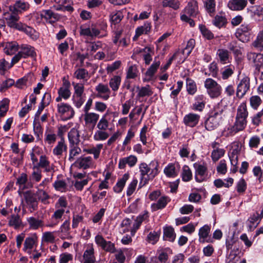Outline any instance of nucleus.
I'll return each mask as SVG.
<instances>
[{
  "mask_svg": "<svg viewBox=\"0 0 263 263\" xmlns=\"http://www.w3.org/2000/svg\"><path fill=\"white\" fill-rule=\"evenodd\" d=\"M148 218V212H145L143 214L139 215L133 224V229L131 231V234L134 235L136 231L139 228L143 221L147 220Z\"/></svg>",
  "mask_w": 263,
  "mask_h": 263,
  "instance_id": "nucleus-31",
  "label": "nucleus"
},
{
  "mask_svg": "<svg viewBox=\"0 0 263 263\" xmlns=\"http://www.w3.org/2000/svg\"><path fill=\"white\" fill-rule=\"evenodd\" d=\"M184 14L191 17H196L198 14V7L197 2L192 0L190 2L183 10Z\"/></svg>",
  "mask_w": 263,
  "mask_h": 263,
  "instance_id": "nucleus-13",
  "label": "nucleus"
},
{
  "mask_svg": "<svg viewBox=\"0 0 263 263\" xmlns=\"http://www.w3.org/2000/svg\"><path fill=\"white\" fill-rule=\"evenodd\" d=\"M67 147L65 141L63 138H62L53 149V154L60 157L63 155L64 152H67Z\"/></svg>",
  "mask_w": 263,
  "mask_h": 263,
  "instance_id": "nucleus-28",
  "label": "nucleus"
},
{
  "mask_svg": "<svg viewBox=\"0 0 263 263\" xmlns=\"http://www.w3.org/2000/svg\"><path fill=\"white\" fill-rule=\"evenodd\" d=\"M227 23L226 18L220 15H216L213 20V24L218 28L224 27Z\"/></svg>",
  "mask_w": 263,
  "mask_h": 263,
  "instance_id": "nucleus-49",
  "label": "nucleus"
},
{
  "mask_svg": "<svg viewBox=\"0 0 263 263\" xmlns=\"http://www.w3.org/2000/svg\"><path fill=\"white\" fill-rule=\"evenodd\" d=\"M253 46L259 50H263V33L259 32L253 43Z\"/></svg>",
  "mask_w": 263,
  "mask_h": 263,
  "instance_id": "nucleus-58",
  "label": "nucleus"
},
{
  "mask_svg": "<svg viewBox=\"0 0 263 263\" xmlns=\"http://www.w3.org/2000/svg\"><path fill=\"white\" fill-rule=\"evenodd\" d=\"M109 137V134L104 130L98 129L93 135V139L95 141H104Z\"/></svg>",
  "mask_w": 263,
  "mask_h": 263,
  "instance_id": "nucleus-56",
  "label": "nucleus"
},
{
  "mask_svg": "<svg viewBox=\"0 0 263 263\" xmlns=\"http://www.w3.org/2000/svg\"><path fill=\"white\" fill-rule=\"evenodd\" d=\"M68 138L70 145H78L80 142V133L76 128H72L68 134Z\"/></svg>",
  "mask_w": 263,
  "mask_h": 263,
  "instance_id": "nucleus-26",
  "label": "nucleus"
},
{
  "mask_svg": "<svg viewBox=\"0 0 263 263\" xmlns=\"http://www.w3.org/2000/svg\"><path fill=\"white\" fill-rule=\"evenodd\" d=\"M95 261L94 249L92 246H89L84 252L82 263H94Z\"/></svg>",
  "mask_w": 263,
  "mask_h": 263,
  "instance_id": "nucleus-21",
  "label": "nucleus"
},
{
  "mask_svg": "<svg viewBox=\"0 0 263 263\" xmlns=\"http://www.w3.org/2000/svg\"><path fill=\"white\" fill-rule=\"evenodd\" d=\"M225 153V151L223 148H216L214 149L211 154V158L214 162L218 161L221 158Z\"/></svg>",
  "mask_w": 263,
  "mask_h": 263,
  "instance_id": "nucleus-60",
  "label": "nucleus"
},
{
  "mask_svg": "<svg viewBox=\"0 0 263 263\" xmlns=\"http://www.w3.org/2000/svg\"><path fill=\"white\" fill-rule=\"evenodd\" d=\"M160 61H158L154 62V63L152 64V65L149 67V68L145 72L144 77L143 79V82H149L153 79V77L156 72L158 68L160 66Z\"/></svg>",
  "mask_w": 263,
  "mask_h": 263,
  "instance_id": "nucleus-16",
  "label": "nucleus"
},
{
  "mask_svg": "<svg viewBox=\"0 0 263 263\" xmlns=\"http://www.w3.org/2000/svg\"><path fill=\"white\" fill-rule=\"evenodd\" d=\"M99 114L92 112H84V120L86 125L92 126L94 127L99 120Z\"/></svg>",
  "mask_w": 263,
  "mask_h": 263,
  "instance_id": "nucleus-15",
  "label": "nucleus"
},
{
  "mask_svg": "<svg viewBox=\"0 0 263 263\" xmlns=\"http://www.w3.org/2000/svg\"><path fill=\"white\" fill-rule=\"evenodd\" d=\"M51 95L49 93H45L42 98L40 105L35 113V118H39L42 111L43 110L45 106L48 105L51 101Z\"/></svg>",
  "mask_w": 263,
  "mask_h": 263,
  "instance_id": "nucleus-29",
  "label": "nucleus"
},
{
  "mask_svg": "<svg viewBox=\"0 0 263 263\" xmlns=\"http://www.w3.org/2000/svg\"><path fill=\"white\" fill-rule=\"evenodd\" d=\"M37 241V236L35 235L27 237L24 242L23 250L32 249Z\"/></svg>",
  "mask_w": 263,
  "mask_h": 263,
  "instance_id": "nucleus-47",
  "label": "nucleus"
},
{
  "mask_svg": "<svg viewBox=\"0 0 263 263\" xmlns=\"http://www.w3.org/2000/svg\"><path fill=\"white\" fill-rule=\"evenodd\" d=\"M41 17L44 18L47 22L52 24L60 19V15L53 12L51 10H44L40 12Z\"/></svg>",
  "mask_w": 263,
  "mask_h": 263,
  "instance_id": "nucleus-11",
  "label": "nucleus"
},
{
  "mask_svg": "<svg viewBox=\"0 0 263 263\" xmlns=\"http://www.w3.org/2000/svg\"><path fill=\"white\" fill-rule=\"evenodd\" d=\"M211 228L208 225H204L199 229L198 235L200 242L203 243L205 241H208L206 239L208 237Z\"/></svg>",
  "mask_w": 263,
  "mask_h": 263,
  "instance_id": "nucleus-40",
  "label": "nucleus"
},
{
  "mask_svg": "<svg viewBox=\"0 0 263 263\" xmlns=\"http://www.w3.org/2000/svg\"><path fill=\"white\" fill-rule=\"evenodd\" d=\"M170 201V198L167 196H163L160 197L157 202L151 204L152 211L155 212L164 209Z\"/></svg>",
  "mask_w": 263,
  "mask_h": 263,
  "instance_id": "nucleus-20",
  "label": "nucleus"
},
{
  "mask_svg": "<svg viewBox=\"0 0 263 263\" xmlns=\"http://www.w3.org/2000/svg\"><path fill=\"white\" fill-rule=\"evenodd\" d=\"M11 8L18 14L27 10L29 8V4L27 2L17 1Z\"/></svg>",
  "mask_w": 263,
  "mask_h": 263,
  "instance_id": "nucleus-39",
  "label": "nucleus"
},
{
  "mask_svg": "<svg viewBox=\"0 0 263 263\" xmlns=\"http://www.w3.org/2000/svg\"><path fill=\"white\" fill-rule=\"evenodd\" d=\"M204 6L207 12L210 15H212L215 11V0H206L204 1Z\"/></svg>",
  "mask_w": 263,
  "mask_h": 263,
  "instance_id": "nucleus-59",
  "label": "nucleus"
},
{
  "mask_svg": "<svg viewBox=\"0 0 263 263\" xmlns=\"http://www.w3.org/2000/svg\"><path fill=\"white\" fill-rule=\"evenodd\" d=\"M58 111L62 115L66 114L69 118H72L74 111L70 105L67 103H60L57 105Z\"/></svg>",
  "mask_w": 263,
  "mask_h": 263,
  "instance_id": "nucleus-18",
  "label": "nucleus"
},
{
  "mask_svg": "<svg viewBox=\"0 0 263 263\" xmlns=\"http://www.w3.org/2000/svg\"><path fill=\"white\" fill-rule=\"evenodd\" d=\"M178 164L170 163L164 168V173L167 177H175L178 174Z\"/></svg>",
  "mask_w": 263,
  "mask_h": 263,
  "instance_id": "nucleus-36",
  "label": "nucleus"
},
{
  "mask_svg": "<svg viewBox=\"0 0 263 263\" xmlns=\"http://www.w3.org/2000/svg\"><path fill=\"white\" fill-rule=\"evenodd\" d=\"M181 176L183 181H189L192 179V173L187 165H184L182 167V172Z\"/></svg>",
  "mask_w": 263,
  "mask_h": 263,
  "instance_id": "nucleus-54",
  "label": "nucleus"
},
{
  "mask_svg": "<svg viewBox=\"0 0 263 263\" xmlns=\"http://www.w3.org/2000/svg\"><path fill=\"white\" fill-rule=\"evenodd\" d=\"M250 80L247 76H245L240 80L237 84L236 89V96L238 98H242L250 90Z\"/></svg>",
  "mask_w": 263,
  "mask_h": 263,
  "instance_id": "nucleus-5",
  "label": "nucleus"
},
{
  "mask_svg": "<svg viewBox=\"0 0 263 263\" xmlns=\"http://www.w3.org/2000/svg\"><path fill=\"white\" fill-rule=\"evenodd\" d=\"M247 125V120L235 118L234 124L226 127L223 132V134L226 137L233 136L239 132L243 130Z\"/></svg>",
  "mask_w": 263,
  "mask_h": 263,
  "instance_id": "nucleus-1",
  "label": "nucleus"
},
{
  "mask_svg": "<svg viewBox=\"0 0 263 263\" xmlns=\"http://www.w3.org/2000/svg\"><path fill=\"white\" fill-rule=\"evenodd\" d=\"M217 55L220 62L222 64H226L230 61V53L225 49H219L217 51Z\"/></svg>",
  "mask_w": 263,
  "mask_h": 263,
  "instance_id": "nucleus-41",
  "label": "nucleus"
},
{
  "mask_svg": "<svg viewBox=\"0 0 263 263\" xmlns=\"http://www.w3.org/2000/svg\"><path fill=\"white\" fill-rule=\"evenodd\" d=\"M121 78L118 76H115L110 79L109 84L113 91H116L118 90L121 83Z\"/></svg>",
  "mask_w": 263,
  "mask_h": 263,
  "instance_id": "nucleus-52",
  "label": "nucleus"
},
{
  "mask_svg": "<svg viewBox=\"0 0 263 263\" xmlns=\"http://www.w3.org/2000/svg\"><path fill=\"white\" fill-rule=\"evenodd\" d=\"M20 53L23 58H35L36 55L34 47L29 45H22L20 47Z\"/></svg>",
  "mask_w": 263,
  "mask_h": 263,
  "instance_id": "nucleus-22",
  "label": "nucleus"
},
{
  "mask_svg": "<svg viewBox=\"0 0 263 263\" xmlns=\"http://www.w3.org/2000/svg\"><path fill=\"white\" fill-rule=\"evenodd\" d=\"M35 195L38 200V202L40 201L44 204H49V199H50V196L44 190L42 189H38Z\"/></svg>",
  "mask_w": 263,
  "mask_h": 263,
  "instance_id": "nucleus-27",
  "label": "nucleus"
},
{
  "mask_svg": "<svg viewBox=\"0 0 263 263\" xmlns=\"http://www.w3.org/2000/svg\"><path fill=\"white\" fill-rule=\"evenodd\" d=\"M123 17L122 12L120 11L112 12L110 15V20L115 25L119 23Z\"/></svg>",
  "mask_w": 263,
  "mask_h": 263,
  "instance_id": "nucleus-55",
  "label": "nucleus"
},
{
  "mask_svg": "<svg viewBox=\"0 0 263 263\" xmlns=\"http://www.w3.org/2000/svg\"><path fill=\"white\" fill-rule=\"evenodd\" d=\"M24 197L27 206L31 212L37 209L39 202L35 193L27 191L24 193Z\"/></svg>",
  "mask_w": 263,
  "mask_h": 263,
  "instance_id": "nucleus-7",
  "label": "nucleus"
},
{
  "mask_svg": "<svg viewBox=\"0 0 263 263\" xmlns=\"http://www.w3.org/2000/svg\"><path fill=\"white\" fill-rule=\"evenodd\" d=\"M222 121L211 114L205 122V127L208 130H213L217 128Z\"/></svg>",
  "mask_w": 263,
  "mask_h": 263,
  "instance_id": "nucleus-19",
  "label": "nucleus"
},
{
  "mask_svg": "<svg viewBox=\"0 0 263 263\" xmlns=\"http://www.w3.org/2000/svg\"><path fill=\"white\" fill-rule=\"evenodd\" d=\"M205 98L202 95L195 97V102L193 104V109L195 110L202 111L205 107Z\"/></svg>",
  "mask_w": 263,
  "mask_h": 263,
  "instance_id": "nucleus-30",
  "label": "nucleus"
},
{
  "mask_svg": "<svg viewBox=\"0 0 263 263\" xmlns=\"http://www.w3.org/2000/svg\"><path fill=\"white\" fill-rule=\"evenodd\" d=\"M53 186L57 191L66 192L67 185L66 182L63 180H57L53 183Z\"/></svg>",
  "mask_w": 263,
  "mask_h": 263,
  "instance_id": "nucleus-62",
  "label": "nucleus"
},
{
  "mask_svg": "<svg viewBox=\"0 0 263 263\" xmlns=\"http://www.w3.org/2000/svg\"><path fill=\"white\" fill-rule=\"evenodd\" d=\"M18 49V45L15 42L7 43L4 48V52L8 55L14 54Z\"/></svg>",
  "mask_w": 263,
  "mask_h": 263,
  "instance_id": "nucleus-44",
  "label": "nucleus"
},
{
  "mask_svg": "<svg viewBox=\"0 0 263 263\" xmlns=\"http://www.w3.org/2000/svg\"><path fill=\"white\" fill-rule=\"evenodd\" d=\"M76 166L82 169H87L93 166L92 158L90 156H81L74 163Z\"/></svg>",
  "mask_w": 263,
  "mask_h": 263,
  "instance_id": "nucleus-9",
  "label": "nucleus"
},
{
  "mask_svg": "<svg viewBox=\"0 0 263 263\" xmlns=\"http://www.w3.org/2000/svg\"><path fill=\"white\" fill-rule=\"evenodd\" d=\"M195 168V179L198 182H201L206 180L208 176L206 164L204 162H196L193 164Z\"/></svg>",
  "mask_w": 263,
  "mask_h": 263,
  "instance_id": "nucleus-4",
  "label": "nucleus"
},
{
  "mask_svg": "<svg viewBox=\"0 0 263 263\" xmlns=\"http://www.w3.org/2000/svg\"><path fill=\"white\" fill-rule=\"evenodd\" d=\"M29 228L31 230H37L43 226V221L34 217H30L27 218Z\"/></svg>",
  "mask_w": 263,
  "mask_h": 263,
  "instance_id": "nucleus-37",
  "label": "nucleus"
},
{
  "mask_svg": "<svg viewBox=\"0 0 263 263\" xmlns=\"http://www.w3.org/2000/svg\"><path fill=\"white\" fill-rule=\"evenodd\" d=\"M163 237L165 240L173 242L176 238L174 229L172 227H167L164 228Z\"/></svg>",
  "mask_w": 263,
  "mask_h": 263,
  "instance_id": "nucleus-42",
  "label": "nucleus"
},
{
  "mask_svg": "<svg viewBox=\"0 0 263 263\" xmlns=\"http://www.w3.org/2000/svg\"><path fill=\"white\" fill-rule=\"evenodd\" d=\"M9 224L15 229L19 228L22 224L20 216L18 215H12L9 221Z\"/></svg>",
  "mask_w": 263,
  "mask_h": 263,
  "instance_id": "nucleus-46",
  "label": "nucleus"
},
{
  "mask_svg": "<svg viewBox=\"0 0 263 263\" xmlns=\"http://www.w3.org/2000/svg\"><path fill=\"white\" fill-rule=\"evenodd\" d=\"M70 83L69 82H64L63 86L58 90V95L62 97L65 100H67L70 97L71 92L69 89Z\"/></svg>",
  "mask_w": 263,
  "mask_h": 263,
  "instance_id": "nucleus-34",
  "label": "nucleus"
},
{
  "mask_svg": "<svg viewBox=\"0 0 263 263\" xmlns=\"http://www.w3.org/2000/svg\"><path fill=\"white\" fill-rule=\"evenodd\" d=\"M28 177L25 173H22L17 179L16 183L23 189H29L33 187V184L31 182H27Z\"/></svg>",
  "mask_w": 263,
  "mask_h": 263,
  "instance_id": "nucleus-32",
  "label": "nucleus"
},
{
  "mask_svg": "<svg viewBox=\"0 0 263 263\" xmlns=\"http://www.w3.org/2000/svg\"><path fill=\"white\" fill-rule=\"evenodd\" d=\"M151 30V24L150 23H145L143 26L138 27L136 30V35L134 37V40H136V38L144 33H147Z\"/></svg>",
  "mask_w": 263,
  "mask_h": 263,
  "instance_id": "nucleus-48",
  "label": "nucleus"
},
{
  "mask_svg": "<svg viewBox=\"0 0 263 263\" xmlns=\"http://www.w3.org/2000/svg\"><path fill=\"white\" fill-rule=\"evenodd\" d=\"M54 1L58 5L57 7V10L69 12L73 11V9L71 6L72 0H54Z\"/></svg>",
  "mask_w": 263,
  "mask_h": 263,
  "instance_id": "nucleus-24",
  "label": "nucleus"
},
{
  "mask_svg": "<svg viewBox=\"0 0 263 263\" xmlns=\"http://www.w3.org/2000/svg\"><path fill=\"white\" fill-rule=\"evenodd\" d=\"M162 4L164 7H168L174 10H177L180 7V3L178 0H163Z\"/></svg>",
  "mask_w": 263,
  "mask_h": 263,
  "instance_id": "nucleus-57",
  "label": "nucleus"
},
{
  "mask_svg": "<svg viewBox=\"0 0 263 263\" xmlns=\"http://www.w3.org/2000/svg\"><path fill=\"white\" fill-rule=\"evenodd\" d=\"M81 153V149L76 145H70L69 155L68 160L72 162L74 160V157Z\"/></svg>",
  "mask_w": 263,
  "mask_h": 263,
  "instance_id": "nucleus-50",
  "label": "nucleus"
},
{
  "mask_svg": "<svg viewBox=\"0 0 263 263\" xmlns=\"http://www.w3.org/2000/svg\"><path fill=\"white\" fill-rule=\"evenodd\" d=\"M95 242L106 252L114 253L116 251L115 244L110 241H106L101 235H97L95 237Z\"/></svg>",
  "mask_w": 263,
  "mask_h": 263,
  "instance_id": "nucleus-6",
  "label": "nucleus"
},
{
  "mask_svg": "<svg viewBox=\"0 0 263 263\" xmlns=\"http://www.w3.org/2000/svg\"><path fill=\"white\" fill-rule=\"evenodd\" d=\"M5 18L7 25L10 27H11L20 19L18 14L14 11L11 7H10V12L5 15Z\"/></svg>",
  "mask_w": 263,
  "mask_h": 263,
  "instance_id": "nucleus-23",
  "label": "nucleus"
},
{
  "mask_svg": "<svg viewBox=\"0 0 263 263\" xmlns=\"http://www.w3.org/2000/svg\"><path fill=\"white\" fill-rule=\"evenodd\" d=\"M95 89L98 92L97 96L104 100H107L110 97L111 91L107 85L99 83L96 86Z\"/></svg>",
  "mask_w": 263,
  "mask_h": 263,
  "instance_id": "nucleus-12",
  "label": "nucleus"
},
{
  "mask_svg": "<svg viewBox=\"0 0 263 263\" xmlns=\"http://www.w3.org/2000/svg\"><path fill=\"white\" fill-rule=\"evenodd\" d=\"M250 10L255 15L258 16L259 20H263V7L260 6H254L251 7Z\"/></svg>",
  "mask_w": 263,
  "mask_h": 263,
  "instance_id": "nucleus-64",
  "label": "nucleus"
},
{
  "mask_svg": "<svg viewBox=\"0 0 263 263\" xmlns=\"http://www.w3.org/2000/svg\"><path fill=\"white\" fill-rule=\"evenodd\" d=\"M129 174L125 173L123 175L122 177L118 181L114 187V191L116 193H119L122 192L125 186L126 182L129 179Z\"/></svg>",
  "mask_w": 263,
  "mask_h": 263,
  "instance_id": "nucleus-38",
  "label": "nucleus"
},
{
  "mask_svg": "<svg viewBox=\"0 0 263 263\" xmlns=\"http://www.w3.org/2000/svg\"><path fill=\"white\" fill-rule=\"evenodd\" d=\"M42 153L43 150L39 146H34L30 154L31 160L32 163L37 162L38 161V156L40 158L41 155H43Z\"/></svg>",
  "mask_w": 263,
  "mask_h": 263,
  "instance_id": "nucleus-53",
  "label": "nucleus"
},
{
  "mask_svg": "<svg viewBox=\"0 0 263 263\" xmlns=\"http://www.w3.org/2000/svg\"><path fill=\"white\" fill-rule=\"evenodd\" d=\"M64 212L65 210L63 209L56 210L51 217V221L46 224V227L53 228L57 226L62 220Z\"/></svg>",
  "mask_w": 263,
  "mask_h": 263,
  "instance_id": "nucleus-17",
  "label": "nucleus"
},
{
  "mask_svg": "<svg viewBox=\"0 0 263 263\" xmlns=\"http://www.w3.org/2000/svg\"><path fill=\"white\" fill-rule=\"evenodd\" d=\"M206 92L211 98H216L220 96L222 91L221 86L211 78L206 79L204 82Z\"/></svg>",
  "mask_w": 263,
  "mask_h": 263,
  "instance_id": "nucleus-3",
  "label": "nucleus"
},
{
  "mask_svg": "<svg viewBox=\"0 0 263 263\" xmlns=\"http://www.w3.org/2000/svg\"><path fill=\"white\" fill-rule=\"evenodd\" d=\"M109 126V122L106 119V116L105 115L102 116L99 121L97 127L98 129L106 130Z\"/></svg>",
  "mask_w": 263,
  "mask_h": 263,
  "instance_id": "nucleus-63",
  "label": "nucleus"
},
{
  "mask_svg": "<svg viewBox=\"0 0 263 263\" xmlns=\"http://www.w3.org/2000/svg\"><path fill=\"white\" fill-rule=\"evenodd\" d=\"M70 222L69 220H65L60 227V231L61 234L60 237L62 239H69L71 238L69 235Z\"/></svg>",
  "mask_w": 263,
  "mask_h": 263,
  "instance_id": "nucleus-33",
  "label": "nucleus"
},
{
  "mask_svg": "<svg viewBox=\"0 0 263 263\" xmlns=\"http://www.w3.org/2000/svg\"><path fill=\"white\" fill-rule=\"evenodd\" d=\"M227 106L221 101L214 106L211 114L222 121L227 115Z\"/></svg>",
  "mask_w": 263,
  "mask_h": 263,
  "instance_id": "nucleus-8",
  "label": "nucleus"
},
{
  "mask_svg": "<svg viewBox=\"0 0 263 263\" xmlns=\"http://www.w3.org/2000/svg\"><path fill=\"white\" fill-rule=\"evenodd\" d=\"M157 166L158 165L151 169L146 163L143 162L140 164L139 169L141 179L140 184L143 183V185L145 184L149 179L154 178L157 175Z\"/></svg>",
  "mask_w": 263,
  "mask_h": 263,
  "instance_id": "nucleus-2",
  "label": "nucleus"
},
{
  "mask_svg": "<svg viewBox=\"0 0 263 263\" xmlns=\"http://www.w3.org/2000/svg\"><path fill=\"white\" fill-rule=\"evenodd\" d=\"M247 58L249 61L254 63L256 69L258 71L261 67L263 66V54L255 52H249L247 54Z\"/></svg>",
  "mask_w": 263,
  "mask_h": 263,
  "instance_id": "nucleus-10",
  "label": "nucleus"
},
{
  "mask_svg": "<svg viewBox=\"0 0 263 263\" xmlns=\"http://www.w3.org/2000/svg\"><path fill=\"white\" fill-rule=\"evenodd\" d=\"M247 4V0H231L228 4L229 8L232 10H241Z\"/></svg>",
  "mask_w": 263,
  "mask_h": 263,
  "instance_id": "nucleus-25",
  "label": "nucleus"
},
{
  "mask_svg": "<svg viewBox=\"0 0 263 263\" xmlns=\"http://www.w3.org/2000/svg\"><path fill=\"white\" fill-rule=\"evenodd\" d=\"M186 90L188 93L193 95L197 91V87L195 82L190 79H186Z\"/></svg>",
  "mask_w": 263,
  "mask_h": 263,
  "instance_id": "nucleus-61",
  "label": "nucleus"
},
{
  "mask_svg": "<svg viewBox=\"0 0 263 263\" xmlns=\"http://www.w3.org/2000/svg\"><path fill=\"white\" fill-rule=\"evenodd\" d=\"M153 93V91L151 86L149 85H146L139 89L137 96L138 97H149L152 96Z\"/></svg>",
  "mask_w": 263,
  "mask_h": 263,
  "instance_id": "nucleus-51",
  "label": "nucleus"
},
{
  "mask_svg": "<svg viewBox=\"0 0 263 263\" xmlns=\"http://www.w3.org/2000/svg\"><path fill=\"white\" fill-rule=\"evenodd\" d=\"M199 119V115L194 113H190L184 116L183 122L186 126L194 127L198 124Z\"/></svg>",
  "mask_w": 263,
  "mask_h": 263,
  "instance_id": "nucleus-14",
  "label": "nucleus"
},
{
  "mask_svg": "<svg viewBox=\"0 0 263 263\" xmlns=\"http://www.w3.org/2000/svg\"><path fill=\"white\" fill-rule=\"evenodd\" d=\"M20 31L25 33L33 40H36L39 37L38 33L32 27L28 26L26 24L24 25L23 29H21Z\"/></svg>",
  "mask_w": 263,
  "mask_h": 263,
  "instance_id": "nucleus-45",
  "label": "nucleus"
},
{
  "mask_svg": "<svg viewBox=\"0 0 263 263\" xmlns=\"http://www.w3.org/2000/svg\"><path fill=\"white\" fill-rule=\"evenodd\" d=\"M54 232H45L42 236V243H53L55 241Z\"/></svg>",
  "mask_w": 263,
  "mask_h": 263,
  "instance_id": "nucleus-43",
  "label": "nucleus"
},
{
  "mask_svg": "<svg viewBox=\"0 0 263 263\" xmlns=\"http://www.w3.org/2000/svg\"><path fill=\"white\" fill-rule=\"evenodd\" d=\"M248 116V112L246 103H241L237 109V112L235 118L240 119L247 120Z\"/></svg>",
  "mask_w": 263,
  "mask_h": 263,
  "instance_id": "nucleus-35",
  "label": "nucleus"
}]
</instances>
